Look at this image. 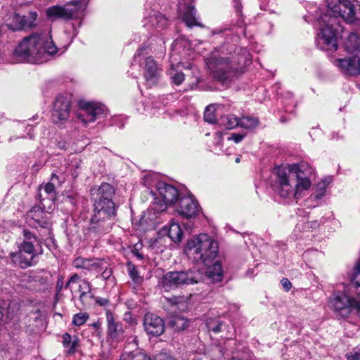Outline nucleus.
Instances as JSON below:
<instances>
[{"mask_svg":"<svg viewBox=\"0 0 360 360\" xmlns=\"http://www.w3.org/2000/svg\"><path fill=\"white\" fill-rule=\"evenodd\" d=\"M328 10L320 16L321 28L317 34L318 44L326 51L338 49L337 34L340 28L338 18L347 23L360 20V4L356 0H328Z\"/></svg>","mask_w":360,"mask_h":360,"instance_id":"nucleus-1","label":"nucleus"},{"mask_svg":"<svg viewBox=\"0 0 360 360\" xmlns=\"http://www.w3.org/2000/svg\"><path fill=\"white\" fill-rule=\"evenodd\" d=\"M58 48L49 32L33 33L19 43L14 54L20 61L41 63L56 53Z\"/></svg>","mask_w":360,"mask_h":360,"instance_id":"nucleus-2","label":"nucleus"},{"mask_svg":"<svg viewBox=\"0 0 360 360\" xmlns=\"http://www.w3.org/2000/svg\"><path fill=\"white\" fill-rule=\"evenodd\" d=\"M224 48L216 49L206 59V64L212 77L222 85L229 86L233 81L237 67L233 57L224 56Z\"/></svg>","mask_w":360,"mask_h":360,"instance_id":"nucleus-3","label":"nucleus"},{"mask_svg":"<svg viewBox=\"0 0 360 360\" xmlns=\"http://www.w3.org/2000/svg\"><path fill=\"white\" fill-rule=\"evenodd\" d=\"M218 243L207 234L202 233L188 241L185 251L194 262L209 266L218 255Z\"/></svg>","mask_w":360,"mask_h":360,"instance_id":"nucleus-4","label":"nucleus"},{"mask_svg":"<svg viewBox=\"0 0 360 360\" xmlns=\"http://www.w3.org/2000/svg\"><path fill=\"white\" fill-rule=\"evenodd\" d=\"M203 280V272L199 269L182 271H169L162 278V285L165 290L178 288L183 285L198 283Z\"/></svg>","mask_w":360,"mask_h":360,"instance_id":"nucleus-5","label":"nucleus"},{"mask_svg":"<svg viewBox=\"0 0 360 360\" xmlns=\"http://www.w3.org/2000/svg\"><path fill=\"white\" fill-rule=\"evenodd\" d=\"M276 191L278 195L283 198L297 199V190L292 172H289L288 167H278L276 169Z\"/></svg>","mask_w":360,"mask_h":360,"instance_id":"nucleus-6","label":"nucleus"},{"mask_svg":"<svg viewBox=\"0 0 360 360\" xmlns=\"http://www.w3.org/2000/svg\"><path fill=\"white\" fill-rule=\"evenodd\" d=\"M116 210L110 211L94 210L91 219L89 231L97 234H104L109 232L114 224Z\"/></svg>","mask_w":360,"mask_h":360,"instance_id":"nucleus-7","label":"nucleus"},{"mask_svg":"<svg viewBox=\"0 0 360 360\" xmlns=\"http://www.w3.org/2000/svg\"><path fill=\"white\" fill-rule=\"evenodd\" d=\"M158 191L162 198V201L155 198L150 207L154 212H162L166 210L168 205L174 204L179 198L178 190L172 185L164 182H160L158 185Z\"/></svg>","mask_w":360,"mask_h":360,"instance_id":"nucleus-8","label":"nucleus"},{"mask_svg":"<svg viewBox=\"0 0 360 360\" xmlns=\"http://www.w3.org/2000/svg\"><path fill=\"white\" fill-rule=\"evenodd\" d=\"M82 1L76 0L61 6H52L46 9V17L51 20H69L75 16L82 8Z\"/></svg>","mask_w":360,"mask_h":360,"instance_id":"nucleus-9","label":"nucleus"},{"mask_svg":"<svg viewBox=\"0 0 360 360\" xmlns=\"http://www.w3.org/2000/svg\"><path fill=\"white\" fill-rule=\"evenodd\" d=\"M289 172L295 179V186L297 190V199L300 198L301 192L308 190L311 186V181L308 179V175L311 174V169L307 164H292L288 166Z\"/></svg>","mask_w":360,"mask_h":360,"instance_id":"nucleus-10","label":"nucleus"},{"mask_svg":"<svg viewBox=\"0 0 360 360\" xmlns=\"http://www.w3.org/2000/svg\"><path fill=\"white\" fill-rule=\"evenodd\" d=\"M70 104L71 96L68 94L59 95L56 98L51 115L53 123L58 124L68 120L70 115Z\"/></svg>","mask_w":360,"mask_h":360,"instance_id":"nucleus-11","label":"nucleus"},{"mask_svg":"<svg viewBox=\"0 0 360 360\" xmlns=\"http://www.w3.org/2000/svg\"><path fill=\"white\" fill-rule=\"evenodd\" d=\"M79 106L82 112L79 113V118L84 123L92 122L105 114L106 110L103 105L89 103L80 102Z\"/></svg>","mask_w":360,"mask_h":360,"instance_id":"nucleus-12","label":"nucleus"},{"mask_svg":"<svg viewBox=\"0 0 360 360\" xmlns=\"http://www.w3.org/2000/svg\"><path fill=\"white\" fill-rule=\"evenodd\" d=\"M333 63L345 75L356 76L360 74V56L358 53L352 56L335 59Z\"/></svg>","mask_w":360,"mask_h":360,"instance_id":"nucleus-13","label":"nucleus"},{"mask_svg":"<svg viewBox=\"0 0 360 360\" xmlns=\"http://www.w3.org/2000/svg\"><path fill=\"white\" fill-rule=\"evenodd\" d=\"M176 212L181 217L191 219L195 217L199 212L198 202L191 196L182 197L179 199L176 207Z\"/></svg>","mask_w":360,"mask_h":360,"instance_id":"nucleus-14","label":"nucleus"},{"mask_svg":"<svg viewBox=\"0 0 360 360\" xmlns=\"http://www.w3.org/2000/svg\"><path fill=\"white\" fill-rule=\"evenodd\" d=\"M143 326L149 335L158 337L165 331V323L162 319L153 314H146L143 319Z\"/></svg>","mask_w":360,"mask_h":360,"instance_id":"nucleus-15","label":"nucleus"},{"mask_svg":"<svg viewBox=\"0 0 360 360\" xmlns=\"http://www.w3.org/2000/svg\"><path fill=\"white\" fill-rule=\"evenodd\" d=\"M160 75V70L155 60L152 57L146 58L143 67V75L147 85L149 87L155 85L159 80Z\"/></svg>","mask_w":360,"mask_h":360,"instance_id":"nucleus-16","label":"nucleus"},{"mask_svg":"<svg viewBox=\"0 0 360 360\" xmlns=\"http://www.w3.org/2000/svg\"><path fill=\"white\" fill-rule=\"evenodd\" d=\"M106 320L108 325V335L111 339L120 341L123 338V326L120 321L116 320L114 314L110 311H106Z\"/></svg>","mask_w":360,"mask_h":360,"instance_id":"nucleus-17","label":"nucleus"},{"mask_svg":"<svg viewBox=\"0 0 360 360\" xmlns=\"http://www.w3.org/2000/svg\"><path fill=\"white\" fill-rule=\"evenodd\" d=\"M10 257L12 262L19 266L21 269H27L37 263V255H30L22 252H11Z\"/></svg>","mask_w":360,"mask_h":360,"instance_id":"nucleus-18","label":"nucleus"},{"mask_svg":"<svg viewBox=\"0 0 360 360\" xmlns=\"http://www.w3.org/2000/svg\"><path fill=\"white\" fill-rule=\"evenodd\" d=\"M91 194L96 200L112 201V198L115 194L113 186L108 183H103L96 189H91Z\"/></svg>","mask_w":360,"mask_h":360,"instance_id":"nucleus-19","label":"nucleus"},{"mask_svg":"<svg viewBox=\"0 0 360 360\" xmlns=\"http://www.w3.org/2000/svg\"><path fill=\"white\" fill-rule=\"evenodd\" d=\"M77 269H83L87 271L96 270L99 271L102 269L101 262L98 259H86L83 257L76 258L72 263Z\"/></svg>","mask_w":360,"mask_h":360,"instance_id":"nucleus-20","label":"nucleus"},{"mask_svg":"<svg viewBox=\"0 0 360 360\" xmlns=\"http://www.w3.org/2000/svg\"><path fill=\"white\" fill-rule=\"evenodd\" d=\"M222 278L223 271L221 264L218 262H215L212 268L206 271L205 274H203V279L210 280L213 283L221 281Z\"/></svg>","mask_w":360,"mask_h":360,"instance_id":"nucleus-21","label":"nucleus"},{"mask_svg":"<svg viewBox=\"0 0 360 360\" xmlns=\"http://www.w3.org/2000/svg\"><path fill=\"white\" fill-rule=\"evenodd\" d=\"M63 346L68 349L67 354L69 355L74 354L77 352L79 347V338L77 336H71L69 333H65L63 335Z\"/></svg>","mask_w":360,"mask_h":360,"instance_id":"nucleus-22","label":"nucleus"},{"mask_svg":"<svg viewBox=\"0 0 360 360\" xmlns=\"http://www.w3.org/2000/svg\"><path fill=\"white\" fill-rule=\"evenodd\" d=\"M182 20L188 27H192L193 26L200 27H203V25L197 20L196 10L193 6H188L186 8L183 14Z\"/></svg>","mask_w":360,"mask_h":360,"instance_id":"nucleus-23","label":"nucleus"},{"mask_svg":"<svg viewBox=\"0 0 360 360\" xmlns=\"http://www.w3.org/2000/svg\"><path fill=\"white\" fill-rule=\"evenodd\" d=\"M345 49L348 52H359L360 49V37L355 33H350L345 41Z\"/></svg>","mask_w":360,"mask_h":360,"instance_id":"nucleus-24","label":"nucleus"},{"mask_svg":"<svg viewBox=\"0 0 360 360\" xmlns=\"http://www.w3.org/2000/svg\"><path fill=\"white\" fill-rule=\"evenodd\" d=\"M41 321V314L39 309L30 311L25 317V323L29 326L37 327Z\"/></svg>","mask_w":360,"mask_h":360,"instance_id":"nucleus-25","label":"nucleus"},{"mask_svg":"<svg viewBox=\"0 0 360 360\" xmlns=\"http://www.w3.org/2000/svg\"><path fill=\"white\" fill-rule=\"evenodd\" d=\"M58 177L55 174H53L51 176V182H48L46 184L43 188L44 193L46 194V198L50 201L53 202L56 197V192L54 186V181H58Z\"/></svg>","mask_w":360,"mask_h":360,"instance_id":"nucleus-26","label":"nucleus"},{"mask_svg":"<svg viewBox=\"0 0 360 360\" xmlns=\"http://www.w3.org/2000/svg\"><path fill=\"white\" fill-rule=\"evenodd\" d=\"M170 326L176 331L183 330L188 326V321L181 316H174L169 321Z\"/></svg>","mask_w":360,"mask_h":360,"instance_id":"nucleus-27","label":"nucleus"},{"mask_svg":"<svg viewBox=\"0 0 360 360\" xmlns=\"http://www.w3.org/2000/svg\"><path fill=\"white\" fill-rule=\"evenodd\" d=\"M127 271L134 284L137 286L141 285L143 281V278L140 276L137 267L131 262L127 263Z\"/></svg>","mask_w":360,"mask_h":360,"instance_id":"nucleus-28","label":"nucleus"},{"mask_svg":"<svg viewBox=\"0 0 360 360\" xmlns=\"http://www.w3.org/2000/svg\"><path fill=\"white\" fill-rule=\"evenodd\" d=\"M20 304L16 300L10 301L8 303L6 302V319H13L20 311Z\"/></svg>","mask_w":360,"mask_h":360,"instance_id":"nucleus-29","label":"nucleus"},{"mask_svg":"<svg viewBox=\"0 0 360 360\" xmlns=\"http://www.w3.org/2000/svg\"><path fill=\"white\" fill-rule=\"evenodd\" d=\"M121 360H150V358L146 353L140 350H135L124 353L121 356Z\"/></svg>","mask_w":360,"mask_h":360,"instance_id":"nucleus-30","label":"nucleus"},{"mask_svg":"<svg viewBox=\"0 0 360 360\" xmlns=\"http://www.w3.org/2000/svg\"><path fill=\"white\" fill-rule=\"evenodd\" d=\"M183 232L178 224L172 223L168 230L169 237L174 242L179 243L182 239Z\"/></svg>","mask_w":360,"mask_h":360,"instance_id":"nucleus-31","label":"nucleus"},{"mask_svg":"<svg viewBox=\"0 0 360 360\" xmlns=\"http://www.w3.org/2000/svg\"><path fill=\"white\" fill-rule=\"evenodd\" d=\"M239 123L240 120H238L234 115H227L221 118V124L227 129H231L239 126Z\"/></svg>","mask_w":360,"mask_h":360,"instance_id":"nucleus-32","label":"nucleus"},{"mask_svg":"<svg viewBox=\"0 0 360 360\" xmlns=\"http://www.w3.org/2000/svg\"><path fill=\"white\" fill-rule=\"evenodd\" d=\"M259 124L257 117L244 116L240 119L239 126L245 129H253Z\"/></svg>","mask_w":360,"mask_h":360,"instance_id":"nucleus-33","label":"nucleus"},{"mask_svg":"<svg viewBox=\"0 0 360 360\" xmlns=\"http://www.w3.org/2000/svg\"><path fill=\"white\" fill-rule=\"evenodd\" d=\"M110 210H116L115 205L113 201H94V210L99 211H110Z\"/></svg>","mask_w":360,"mask_h":360,"instance_id":"nucleus-34","label":"nucleus"},{"mask_svg":"<svg viewBox=\"0 0 360 360\" xmlns=\"http://www.w3.org/2000/svg\"><path fill=\"white\" fill-rule=\"evenodd\" d=\"M216 105L214 104L209 105L204 112V120L208 123L213 124L216 121Z\"/></svg>","mask_w":360,"mask_h":360,"instance_id":"nucleus-35","label":"nucleus"},{"mask_svg":"<svg viewBox=\"0 0 360 360\" xmlns=\"http://www.w3.org/2000/svg\"><path fill=\"white\" fill-rule=\"evenodd\" d=\"M17 252L29 253L30 255H37L34 248V243L31 241H22L18 245Z\"/></svg>","mask_w":360,"mask_h":360,"instance_id":"nucleus-36","label":"nucleus"},{"mask_svg":"<svg viewBox=\"0 0 360 360\" xmlns=\"http://www.w3.org/2000/svg\"><path fill=\"white\" fill-rule=\"evenodd\" d=\"M89 315L86 312H79L73 316L72 324L77 326H80L84 324L89 319Z\"/></svg>","mask_w":360,"mask_h":360,"instance_id":"nucleus-37","label":"nucleus"},{"mask_svg":"<svg viewBox=\"0 0 360 360\" xmlns=\"http://www.w3.org/2000/svg\"><path fill=\"white\" fill-rule=\"evenodd\" d=\"M94 298V295L91 292V290L89 291H82V293H80L79 295V300L84 306L91 304Z\"/></svg>","mask_w":360,"mask_h":360,"instance_id":"nucleus-38","label":"nucleus"},{"mask_svg":"<svg viewBox=\"0 0 360 360\" xmlns=\"http://www.w3.org/2000/svg\"><path fill=\"white\" fill-rule=\"evenodd\" d=\"M330 182H331V179L330 177H328V178H326L325 179H323V181H321V182H319L317 186H318V189L320 191V193L316 196V198H320L323 195L326 187L328 186V184Z\"/></svg>","mask_w":360,"mask_h":360,"instance_id":"nucleus-39","label":"nucleus"},{"mask_svg":"<svg viewBox=\"0 0 360 360\" xmlns=\"http://www.w3.org/2000/svg\"><path fill=\"white\" fill-rule=\"evenodd\" d=\"M153 20H155L157 21L156 27H158V28L162 29V28L165 27L166 25H167V20L161 13H158L157 15H155L154 18H152V22H153Z\"/></svg>","mask_w":360,"mask_h":360,"instance_id":"nucleus-40","label":"nucleus"},{"mask_svg":"<svg viewBox=\"0 0 360 360\" xmlns=\"http://www.w3.org/2000/svg\"><path fill=\"white\" fill-rule=\"evenodd\" d=\"M170 75L173 83L176 85L181 84L185 79L184 74L181 72H176L174 75H172V72H170Z\"/></svg>","mask_w":360,"mask_h":360,"instance_id":"nucleus-41","label":"nucleus"},{"mask_svg":"<svg viewBox=\"0 0 360 360\" xmlns=\"http://www.w3.org/2000/svg\"><path fill=\"white\" fill-rule=\"evenodd\" d=\"M212 321H207V326L210 330L213 331L214 333H219L221 331V327L222 323L219 321H217L214 324Z\"/></svg>","mask_w":360,"mask_h":360,"instance_id":"nucleus-42","label":"nucleus"},{"mask_svg":"<svg viewBox=\"0 0 360 360\" xmlns=\"http://www.w3.org/2000/svg\"><path fill=\"white\" fill-rule=\"evenodd\" d=\"M347 360H360V347L355 348L352 352L346 354Z\"/></svg>","mask_w":360,"mask_h":360,"instance_id":"nucleus-43","label":"nucleus"},{"mask_svg":"<svg viewBox=\"0 0 360 360\" xmlns=\"http://www.w3.org/2000/svg\"><path fill=\"white\" fill-rule=\"evenodd\" d=\"M80 280V277L77 274H72L70 278L68 279V282L66 283L65 288H70V285L74 283H78V281Z\"/></svg>","mask_w":360,"mask_h":360,"instance_id":"nucleus-44","label":"nucleus"},{"mask_svg":"<svg viewBox=\"0 0 360 360\" xmlns=\"http://www.w3.org/2000/svg\"><path fill=\"white\" fill-rule=\"evenodd\" d=\"M6 301L0 302V325H1L6 318Z\"/></svg>","mask_w":360,"mask_h":360,"instance_id":"nucleus-45","label":"nucleus"},{"mask_svg":"<svg viewBox=\"0 0 360 360\" xmlns=\"http://www.w3.org/2000/svg\"><path fill=\"white\" fill-rule=\"evenodd\" d=\"M23 241H31L32 243H34L37 241V238L28 230L23 231Z\"/></svg>","mask_w":360,"mask_h":360,"instance_id":"nucleus-46","label":"nucleus"},{"mask_svg":"<svg viewBox=\"0 0 360 360\" xmlns=\"http://www.w3.org/2000/svg\"><path fill=\"white\" fill-rule=\"evenodd\" d=\"M155 360H176L174 356L166 352H161L157 354Z\"/></svg>","mask_w":360,"mask_h":360,"instance_id":"nucleus-47","label":"nucleus"},{"mask_svg":"<svg viewBox=\"0 0 360 360\" xmlns=\"http://www.w3.org/2000/svg\"><path fill=\"white\" fill-rule=\"evenodd\" d=\"M91 290L90 283L84 279L82 281V283L79 285V291L82 293V291H89Z\"/></svg>","mask_w":360,"mask_h":360,"instance_id":"nucleus-48","label":"nucleus"},{"mask_svg":"<svg viewBox=\"0 0 360 360\" xmlns=\"http://www.w3.org/2000/svg\"><path fill=\"white\" fill-rule=\"evenodd\" d=\"M94 300L96 302V304L101 307H106L109 304V300L104 297H95L94 298Z\"/></svg>","mask_w":360,"mask_h":360,"instance_id":"nucleus-49","label":"nucleus"},{"mask_svg":"<svg viewBox=\"0 0 360 360\" xmlns=\"http://www.w3.org/2000/svg\"><path fill=\"white\" fill-rule=\"evenodd\" d=\"M245 137L244 134L239 133H233L231 134L230 137H229V140H233L236 143L240 142L243 138Z\"/></svg>","mask_w":360,"mask_h":360,"instance_id":"nucleus-50","label":"nucleus"},{"mask_svg":"<svg viewBox=\"0 0 360 360\" xmlns=\"http://www.w3.org/2000/svg\"><path fill=\"white\" fill-rule=\"evenodd\" d=\"M281 282L285 291L288 292L291 289L292 283L288 278H283Z\"/></svg>","mask_w":360,"mask_h":360,"instance_id":"nucleus-51","label":"nucleus"},{"mask_svg":"<svg viewBox=\"0 0 360 360\" xmlns=\"http://www.w3.org/2000/svg\"><path fill=\"white\" fill-rule=\"evenodd\" d=\"M111 274H112L111 269L105 268V269L102 272L101 276L103 279H107L111 276Z\"/></svg>","mask_w":360,"mask_h":360,"instance_id":"nucleus-52","label":"nucleus"},{"mask_svg":"<svg viewBox=\"0 0 360 360\" xmlns=\"http://www.w3.org/2000/svg\"><path fill=\"white\" fill-rule=\"evenodd\" d=\"M20 22H21V24H20V25H18V26H16V27H13V26H11V25H6V26H7L9 29H11V30H13V31H15V30H20V29H22V27L25 25L23 18H22V19H21Z\"/></svg>","mask_w":360,"mask_h":360,"instance_id":"nucleus-53","label":"nucleus"},{"mask_svg":"<svg viewBox=\"0 0 360 360\" xmlns=\"http://www.w3.org/2000/svg\"><path fill=\"white\" fill-rule=\"evenodd\" d=\"M37 212H39L40 214L42 213V212L40 210L39 208H34L32 210H31L30 211V216L32 218V219H34L36 221H37L38 219H35V214L37 213Z\"/></svg>","mask_w":360,"mask_h":360,"instance_id":"nucleus-54","label":"nucleus"},{"mask_svg":"<svg viewBox=\"0 0 360 360\" xmlns=\"http://www.w3.org/2000/svg\"><path fill=\"white\" fill-rule=\"evenodd\" d=\"M184 297H172L169 299V302L173 304H177L182 302Z\"/></svg>","mask_w":360,"mask_h":360,"instance_id":"nucleus-55","label":"nucleus"},{"mask_svg":"<svg viewBox=\"0 0 360 360\" xmlns=\"http://www.w3.org/2000/svg\"><path fill=\"white\" fill-rule=\"evenodd\" d=\"M94 328H98L101 326V323L99 321L94 322L91 325Z\"/></svg>","mask_w":360,"mask_h":360,"instance_id":"nucleus-56","label":"nucleus"},{"mask_svg":"<svg viewBox=\"0 0 360 360\" xmlns=\"http://www.w3.org/2000/svg\"><path fill=\"white\" fill-rule=\"evenodd\" d=\"M62 288V285H59V281L58 282V284H57V288H58L59 290H60Z\"/></svg>","mask_w":360,"mask_h":360,"instance_id":"nucleus-57","label":"nucleus"},{"mask_svg":"<svg viewBox=\"0 0 360 360\" xmlns=\"http://www.w3.org/2000/svg\"><path fill=\"white\" fill-rule=\"evenodd\" d=\"M41 186L39 187V195H40V197H42L43 194L41 193Z\"/></svg>","mask_w":360,"mask_h":360,"instance_id":"nucleus-58","label":"nucleus"},{"mask_svg":"<svg viewBox=\"0 0 360 360\" xmlns=\"http://www.w3.org/2000/svg\"><path fill=\"white\" fill-rule=\"evenodd\" d=\"M230 360H243V359H237V358L233 357V358L231 359Z\"/></svg>","mask_w":360,"mask_h":360,"instance_id":"nucleus-59","label":"nucleus"},{"mask_svg":"<svg viewBox=\"0 0 360 360\" xmlns=\"http://www.w3.org/2000/svg\"><path fill=\"white\" fill-rule=\"evenodd\" d=\"M143 50V49H139L138 50V53H137V55H139L141 53V51Z\"/></svg>","mask_w":360,"mask_h":360,"instance_id":"nucleus-60","label":"nucleus"},{"mask_svg":"<svg viewBox=\"0 0 360 360\" xmlns=\"http://www.w3.org/2000/svg\"><path fill=\"white\" fill-rule=\"evenodd\" d=\"M236 162H240V158H237L236 159Z\"/></svg>","mask_w":360,"mask_h":360,"instance_id":"nucleus-61","label":"nucleus"},{"mask_svg":"<svg viewBox=\"0 0 360 360\" xmlns=\"http://www.w3.org/2000/svg\"><path fill=\"white\" fill-rule=\"evenodd\" d=\"M15 18L18 20L19 18H21L19 15H15Z\"/></svg>","mask_w":360,"mask_h":360,"instance_id":"nucleus-62","label":"nucleus"},{"mask_svg":"<svg viewBox=\"0 0 360 360\" xmlns=\"http://www.w3.org/2000/svg\"><path fill=\"white\" fill-rule=\"evenodd\" d=\"M137 256H138L139 257H140V258H142L141 255H139V254H138V255H137Z\"/></svg>","mask_w":360,"mask_h":360,"instance_id":"nucleus-63","label":"nucleus"}]
</instances>
